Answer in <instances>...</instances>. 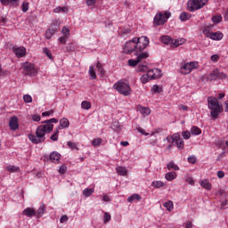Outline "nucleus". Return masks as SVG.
<instances>
[{
  "label": "nucleus",
  "instance_id": "f257e3e1",
  "mask_svg": "<svg viewBox=\"0 0 228 228\" xmlns=\"http://www.w3.org/2000/svg\"><path fill=\"white\" fill-rule=\"evenodd\" d=\"M42 124L44 125H41L37 128L36 135H28V140L32 143H44V142H45V133H52L53 129H54V125L53 124H58V118H53L51 119H46L43 121Z\"/></svg>",
  "mask_w": 228,
  "mask_h": 228
},
{
  "label": "nucleus",
  "instance_id": "f03ea898",
  "mask_svg": "<svg viewBox=\"0 0 228 228\" xmlns=\"http://www.w3.org/2000/svg\"><path fill=\"white\" fill-rule=\"evenodd\" d=\"M208 110H211L210 115L212 118H218V115H220V113H222L223 111L222 105H220L218 100L213 96H209L208 98Z\"/></svg>",
  "mask_w": 228,
  "mask_h": 228
},
{
  "label": "nucleus",
  "instance_id": "7ed1b4c3",
  "mask_svg": "<svg viewBox=\"0 0 228 228\" xmlns=\"http://www.w3.org/2000/svg\"><path fill=\"white\" fill-rule=\"evenodd\" d=\"M123 51L125 54H134V56H138L140 50L138 48L135 37L125 44Z\"/></svg>",
  "mask_w": 228,
  "mask_h": 228
},
{
  "label": "nucleus",
  "instance_id": "20e7f679",
  "mask_svg": "<svg viewBox=\"0 0 228 228\" xmlns=\"http://www.w3.org/2000/svg\"><path fill=\"white\" fill-rule=\"evenodd\" d=\"M114 88L121 94V95H124L125 97L129 96L130 94H132L131 91V86H129V83L124 81V80H119L114 85Z\"/></svg>",
  "mask_w": 228,
  "mask_h": 228
},
{
  "label": "nucleus",
  "instance_id": "39448f33",
  "mask_svg": "<svg viewBox=\"0 0 228 228\" xmlns=\"http://www.w3.org/2000/svg\"><path fill=\"white\" fill-rule=\"evenodd\" d=\"M170 15L171 14L169 12H158L153 19V26H163V24H165V22L170 19Z\"/></svg>",
  "mask_w": 228,
  "mask_h": 228
},
{
  "label": "nucleus",
  "instance_id": "423d86ee",
  "mask_svg": "<svg viewBox=\"0 0 228 228\" xmlns=\"http://www.w3.org/2000/svg\"><path fill=\"white\" fill-rule=\"evenodd\" d=\"M95 67L97 71L100 73L101 77H104L106 76V70H104V67L101 62H97L96 66H90L89 67V76L90 79H97V75L95 74Z\"/></svg>",
  "mask_w": 228,
  "mask_h": 228
},
{
  "label": "nucleus",
  "instance_id": "0eeeda50",
  "mask_svg": "<svg viewBox=\"0 0 228 228\" xmlns=\"http://www.w3.org/2000/svg\"><path fill=\"white\" fill-rule=\"evenodd\" d=\"M208 0H189L187 2V8L189 12H196L206 6Z\"/></svg>",
  "mask_w": 228,
  "mask_h": 228
},
{
  "label": "nucleus",
  "instance_id": "6e6552de",
  "mask_svg": "<svg viewBox=\"0 0 228 228\" xmlns=\"http://www.w3.org/2000/svg\"><path fill=\"white\" fill-rule=\"evenodd\" d=\"M22 73L24 76H37V68H35V64L26 61L21 64Z\"/></svg>",
  "mask_w": 228,
  "mask_h": 228
},
{
  "label": "nucleus",
  "instance_id": "1a4fd4ad",
  "mask_svg": "<svg viewBox=\"0 0 228 228\" xmlns=\"http://www.w3.org/2000/svg\"><path fill=\"white\" fill-rule=\"evenodd\" d=\"M135 42L139 49V53H143L150 44L149 37L147 36H142L141 37H135Z\"/></svg>",
  "mask_w": 228,
  "mask_h": 228
},
{
  "label": "nucleus",
  "instance_id": "9d476101",
  "mask_svg": "<svg viewBox=\"0 0 228 228\" xmlns=\"http://www.w3.org/2000/svg\"><path fill=\"white\" fill-rule=\"evenodd\" d=\"M193 69H197V63L196 62H187L183 64L181 69L180 72L181 74H190Z\"/></svg>",
  "mask_w": 228,
  "mask_h": 228
},
{
  "label": "nucleus",
  "instance_id": "9b49d317",
  "mask_svg": "<svg viewBox=\"0 0 228 228\" xmlns=\"http://www.w3.org/2000/svg\"><path fill=\"white\" fill-rule=\"evenodd\" d=\"M148 72H149V76H150V80L159 79V77H161V76H162L161 69H159L158 68L150 69V70H148Z\"/></svg>",
  "mask_w": 228,
  "mask_h": 228
},
{
  "label": "nucleus",
  "instance_id": "f8f14e48",
  "mask_svg": "<svg viewBox=\"0 0 228 228\" xmlns=\"http://www.w3.org/2000/svg\"><path fill=\"white\" fill-rule=\"evenodd\" d=\"M9 126L12 131H17V128L19 127V118L15 116L12 117L9 121Z\"/></svg>",
  "mask_w": 228,
  "mask_h": 228
},
{
  "label": "nucleus",
  "instance_id": "ddd939ff",
  "mask_svg": "<svg viewBox=\"0 0 228 228\" xmlns=\"http://www.w3.org/2000/svg\"><path fill=\"white\" fill-rule=\"evenodd\" d=\"M13 53L16 54L17 58H22L26 55V48L24 46L13 47Z\"/></svg>",
  "mask_w": 228,
  "mask_h": 228
},
{
  "label": "nucleus",
  "instance_id": "4468645a",
  "mask_svg": "<svg viewBox=\"0 0 228 228\" xmlns=\"http://www.w3.org/2000/svg\"><path fill=\"white\" fill-rule=\"evenodd\" d=\"M22 215L28 218H33V216H37V211L31 208H27L22 211Z\"/></svg>",
  "mask_w": 228,
  "mask_h": 228
},
{
  "label": "nucleus",
  "instance_id": "2eb2a0df",
  "mask_svg": "<svg viewBox=\"0 0 228 228\" xmlns=\"http://www.w3.org/2000/svg\"><path fill=\"white\" fill-rule=\"evenodd\" d=\"M49 158H50V161H52V163H60L61 155L60 153H58V151H53L50 154Z\"/></svg>",
  "mask_w": 228,
  "mask_h": 228
},
{
  "label": "nucleus",
  "instance_id": "dca6fc26",
  "mask_svg": "<svg viewBox=\"0 0 228 228\" xmlns=\"http://www.w3.org/2000/svg\"><path fill=\"white\" fill-rule=\"evenodd\" d=\"M209 38H211V40H222V38H224V35L220 32H211L209 34Z\"/></svg>",
  "mask_w": 228,
  "mask_h": 228
},
{
  "label": "nucleus",
  "instance_id": "f3484780",
  "mask_svg": "<svg viewBox=\"0 0 228 228\" xmlns=\"http://www.w3.org/2000/svg\"><path fill=\"white\" fill-rule=\"evenodd\" d=\"M58 29H60V22H58V20H55L53 22V25H52L49 28L48 31L54 35V33H56V31H58Z\"/></svg>",
  "mask_w": 228,
  "mask_h": 228
},
{
  "label": "nucleus",
  "instance_id": "a211bd4d",
  "mask_svg": "<svg viewBox=\"0 0 228 228\" xmlns=\"http://www.w3.org/2000/svg\"><path fill=\"white\" fill-rule=\"evenodd\" d=\"M142 200V196L139 194H133L127 199V202L133 203V202H138Z\"/></svg>",
  "mask_w": 228,
  "mask_h": 228
},
{
  "label": "nucleus",
  "instance_id": "6ab92c4d",
  "mask_svg": "<svg viewBox=\"0 0 228 228\" xmlns=\"http://www.w3.org/2000/svg\"><path fill=\"white\" fill-rule=\"evenodd\" d=\"M208 79H209V81H216V79H218V69H214L213 72L208 75Z\"/></svg>",
  "mask_w": 228,
  "mask_h": 228
},
{
  "label": "nucleus",
  "instance_id": "aec40b11",
  "mask_svg": "<svg viewBox=\"0 0 228 228\" xmlns=\"http://www.w3.org/2000/svg\"><path fill=\"white\" fill-rule=\"evenodd\" d=\"M44 213H45V205H41L37 211H36V216L37 218H42Z\"/></svg>",
  "mask_w": 228,
  "mask_h": 228
},
{
  "label": "nucleus",
  "instance_id": "412c9836",
  "mask_svg": "<svg viewBox=\"0 0 228 228\" xmlns=\"http://www.w3.org/2000/svg\"><path fill=\"white\" fill-rule=\"evenodd\" d=\"M137 56V61H142V60H147L149 58V53L147 52H138V54L135 55Z\"/></svg>",
  "mask_w": 228,
  "mask_h": 228
},
{
  "label": "nucleus",
  "instance_id": "4be33fe9",
  "mask_svg": "<svg viewBox=\"0 0 228 228\" xmlns=\"http://www.w3.org/2000/svg\"><path fill=\"white\" fill-rule=\"evenodd\" d=\"M69 12V8L67 6H57L53 9L54 13H67Z\"/></svg>",
  "mask_w": 228,
  "mask_h": 228
},
{
  "label": "nucleus",
  "instance_id": "5701e85b",
  "mask_svg": "<svg viewBox=\"0 0 228 228\" xmlns=\"http://www.w3.org/2000/svg\"><path fill=\"white\" fill-rule=\"evenodd\" d=\"M95 190L94 188H86L84 191H83V195L84 197H92V195H94Z\"/></svg>",
  "mask_w": 228,
  "mask_h": 228
},
{
  "label": "nucleus",
  "instance_id": "b1692460",
  "mask_svg": "<svg viewBox=\"0 0 228 228\" xmlns=\"http://www.w3.org/2000/svg\"><path fill=\"white\" fill-rule=\"evenodd\" d=\"M190 19H191V14L186 12L180 14V20H182V22H186V20H190Z\"/></svg>",
  "mask_w": 228,
  "mask_h": 228
},
{
  "label": "nucleus",
  "instance_id": "393cba45",
  "mask_svg": "<svg viewBox=\"0 0 228 228\" xmlns=\"http://www.w3.org/2000/svg\"><path fill=\"white\" fill-rule=\"evenodd\" d=\"M20 167L17 166L9 165L6 167V171L10 172L11 174H13L15 172H20Z\"/></svg>",
  "mask_w": 228,
  "mask_h": 228
},
{
  "label": "nucleus",
  "instance_id": "a878e982",
  "mask_svg": "<svg viewBox=\"0 0 228 228\" xmlns=\"http://www.w3.org/2000/svg\"><path fill=\"white\" fill-rule=\"evenodd\" d=\"M181 134H174L172 135V137H167L166 140H167V142H172V143L177 142L178 140H181Z\"/></svg>",
  "mask_w": 228,
  "mask_h": 228
},
{
  "label": "nucleus",
  "instance_id": "bb28decb",
  "mask_svg": "<svg viewBox=\"0 0 228 228\" xmlns=\"http://www.w3.org/2000/svg\"><path fill=\"white\" fill-rule=\"evenodd\" d=\"M139 111L143 115V117L151 115V109L149 107H141Z\"/></svg>",
  "mask_w": 228,
  "mask_h": 228
},
{
  "label": "nucleus",
  "instance_id": "cd10ccee",
  "mask_svg": "<svg viewBox=\"0 0 228 228\" xmlns=\"http://www.w3.org/2000/svg\"><path fill=\"white\" fill-rule=\"evenodd\" d=\"M200 186H201V188H205V190H211V188H212L211 183H209V181H208V180L201 181Z\"/></svg>",
  "mask_w": 228,
  "mask_h": 228
},
{
  "label": "nucleus",
  "instance_id": "c85d7f7f",
  "mask_svg": "<svg viewBox=\"0 0 228 228\" xmlns=\"http://www.w3.org/2000/svg\"><path fill=\"white\" fill-rule=\"evenodd\" d=\"M191 134H193L194 136H197L199 134H200V133H202V130H200V128H199L196 126H191Z\"/></svg>",
  "mask_w": 228,
  "mask_h": 228
},
{
  "label": "nucleus",
  "instance_id": "c756f323",
  "mask_svg": "<svg viewBox=\"0 0 228 228\" xmlns=\"http://www.w3.org/2000/svg\"><path fill=\"white\" fill-rule=\"evenodd\" d=\"M69 124L70 123L69 122L68 118H64L60 120V126L61 127H62V129H65V127H69Z\"/></svg>",
  "mask_w": 228,
  "mask_h": 228
},
{
  "label": "nucleus",
  "instance_id": "7c9ffc66",
  "mask_svg": "<svg viewBox=\"0 0 228 228\" xmlns=\"http://www.w3.org/2000/svg\"><path fill=\"white\" fill-rule=\"evenodd\" d=\"M162 44H165L166 45H168L172 42V37L169 36H162L160 38Z\"/></svg>",
  "mask_w": 228,
  "mask_h": 228
},
{
  "label": "nucleus",
  "instance_id": "2f4dec72",
  "mask_svg": "<svg viewBox=\"0 0 228 228\" xmlns=\"http://www.w3.org/2000/svg\"><path fill=\"white\" fill-rule=\"evenodd\" d=\"M117 173L118 175H127V169L124 167H117Z\"/></svg>",
  "mask_w": 228,
  "mask_h": 228
},
{
  "label": "nucleus",
  "instance_id": "473e14b6",
  "mask_svg": "<svg viewBox=\"0 0 228 228\" xmlns=\"http://www.w3.org/2000/svg\"><path fill=\"white\" fill-rule=\"evenodd\" d=\"M149 80H151V75H149V71H147V74L141 77V81L143 85H145L146 83H149Z\"/></svg>",
  "mask_w": 228,
  "mask_h": 228
},
{
  "label": "nucleus",
  "instance_id": "72a5a7b5",
  "mask_svg": "<svg viewBox=\"0 0 228 228\" xmlns=\"http://www.w3.org/2000/svg\"><path fill=\"white\" fill-rule=\"evenodd\" d=\"M167 169L168 170H179V166L175 165V163H174V161H170L167 165Z\"/></svg>",
  "mask_w": 228,
  "mask_h": 228
},
{
  "label": "nucleus",
  "instance_id": "f704fd0d",
  "mask_svg": "<svg viewBox=\"0 0 228 228\" xmlns=\"http://www.w3.org/2000/svg\"><path fill=\"white\" fill-rule=\"evenodd\" d=\"M175 143L180 151H183L184 149V141L183 139H179L178 141H175Z\"/></svg>",
  "mask_w": 228,
  "mask_h": 228
},
{
  "label": "nucleus",
  "instance_id": "c9c22d12",
  "mask_svg": "<svg viewBox=\"0 0 228 228\" xmlns=\"http://www.w3.org/2000/svg\"><path fill=\"white\" fill-rule=\"evenodd\" d=\"M165 178L167 181H174V179H175V172L167 173Z\"/></svg>",
  "mask_w": 228,
  "mask_h": 228
},
{
  "label": "nucleus",
  "instance_id": "e433bc0d",
  "mask_svg": "<svg viewBox=\"0 0 228 228\" xmlns=\"http://www.w3.org/2000/svg\"><path fill=\"white\" fill-rule=\"evenodd\" d=\"M67 53H73V51H76V45L74 43H69L66 46Z\"/></svg>",
  "mask_w": 228,
  "mask_h": 228
},
{
  "label": "nucleus",
  "instance_id": "4c0bfd02",
  "mask_svg": "<svg viewBox=\"0 0 228 228\" xmlns=\"http://www.w3.org/2000/svg\"><path fill=\"white\" fill-rule=\"evenodd\" d=\"M212 22H214V24H220V22H222V15H216L212 17Z\"/></svg>",
  "mask_w": 228,
  "mask_h": 228
},
{
  "label": "nucleus",
  "instance_id": "58836bf2",
  "mask_svg": "<svg viewBox=\"0 0 228 228\" xmlns=\"http://www.w3.org/2000/svg\"><path fill=\"white\" fill-rule=\"evenodd\" d=\"M81 106L83 110H90V108H92V103L90 102L84 101L82 102Z\"/></svg>",
  "mask_w": 228,
  "mask_h": 228
},
{
  "label": "nucleus",
  "instance_id": "ea45409f",
  "mask_svg": "<svg viewBox=\"0 0 228 228\" xmlns=\"http://www.w3.org/2000/svg\"><path fill=\"white\" fill-rule=\"evenodd\" d=\"M164 208H166L167 211H172V209H174V203L172 201L165 202Z\"/></svg>",
  "mask_w": 228,
  "mask_h": 228
},
{
  "label": "nucleus",
  "instance_id": "a19ab883",
  "mask_svg": "<svg viewBox=\"0 0 228 228\" xmlns=\"http://www.w3.org/2000/svg\"><path fill=\"white\" fill-rule=\"evenodd\" d=\"M102 143V139L101 138L94 139L92 142L93 147H99V145H101Z\"/></svg>",
  "mask_w": 228,
  "mask_h": 228
},
{
  "label": "nucleus",
  "instance_id": "79ce46f5",
  "mask_svg": "<svg viewBox=\"0 0 228 228\" xmlns=\"http://www.w3.org/2000/svg\"><path fill=\"white\" fill-rule=\"evenodd\" d=\"M186 42V39L181 38V39H175V42L173 43L175 47H179V45H183Z\"/></svg>",
  "mask_w": 228,
  "mask_h": 228
},
{
  "label": "nucleus",
  "instance_id": "37998d69",
  "mask_svg": "<svg viewBox=\"0 0 228 228\" xmlns=\"http://www.w3.org/2000/svg\"><path fill=\"white\" fill-rule=\"evenodd\" d=\"M61 33H62L63 37H66L67 38H69V37H70V30L67 27L62 28Z\"/></svg>",
  "mask_w": 228,
  "mask_h": 228
},
{
  "label": "nucleus",
  "instance_id": "c03bdc74",
  "mask_svg": "<svg viewBox=\"0 0 228 228\" xmlns=\"http://www.w3.org/2000/svg\"><path fill=\"white\" fill-rule=\"evenodd\" d=\"M182 136L183 140H190V138L191 137V133H190V131H183L182 132Z\"/></svg>",
  "mask_w": 228,
  "mask_h": 228
},
{
  "label": "nucleus",
  "instance_id": "a18cd8bd",
  "mask_svg": "<svg viewBox=\"0 0 228 228\" xmlns=\"http://www.w3.org/2000/svg\"><path fill=\"white\" fill-rule=\"evenodd\" d=\"M164 184L165 183H163V182L161 181H156V182H152L151 186H153L154 188H162Z\"/></svg>",
  "mask_w": 228,
  "mask_h": 228
},
{
  "label": "nucleus",
  "instance_id": "49530a36",
  "mask_svg": "<svg viewBox=\"0 0 228 228\" xmlns=\"http://www.w3.org/2000/svg\"><path fill=\"white\" fill-rule=\"evenodd\" d=\"M21 10L24 13H26V12H28V10H29V3L23 2L21 4Z\"/></svg>",
  "mask_w": 228,
  "mask_h": 228
},
{
  "label": "nucleus",
  "instance_id": "de8ad7c7",
  "mask_svg": "<svg viewBox=\"0 0 228 228\" xmlns=\"http://www.w3.org/2000/svg\"><path fill=\"white\" fill-rule=\"evenodd\" d=\"M138 63H140L138 59H136V60H133V59L128 60V65L130 67H136V65H138Z\"/></svg>",
  "mask_w": 228,
  "mask_h": 228
},
{
  "label": "nucleus",
  "instance_id": "09e8293b",
  "mask_svg": "<svg viewBox=\"0 0 228 228\" xmlns=\"http://www.w3.org/2000/svg\"><path fill=\"white\" fill-rule=\"evenodd\" d=\"M151 92H154V94H161V87L158 85H154L151 88Z\"/></svg>",
  "mask_w": 228,
  "mask_h": 228
},
{
  "label": "nucleus",
  "instance_id": "8fccbe9b",
  "mask_svg": "<svg viewBox=\"0 0 228 228\" xmlns=\"http://www.w3.org/2000/svg\"><path fill=\"white\" fill-rule=\"evenodd\" d=\"M60 134V130H57V132H54L53 134L50 136V140L53 142H58V134Z\"/></svg>",
  "mask_w": 228,
  "mask_h": 228
},
{
  "label": "nucleus",
  "instance_id": "3c124183",
  "mask_svg": "<svg viewBox=\"0 0 228 228\" xmlns=\"http://www.w3.org/2000/svg\"><path fill=\"white\" fill-rule=\"evenodd\" d=\"M43 53L47 56V58L53 60V54L51 53V50H49L48 48H44Z\"/></svg>",
  "mask_w": 228,
  "mask_h": 228
},
{
  "label": "nucleus",
  "instance_id": "603ef678",
  "mask_svg": "<svg viewBox=\"0 0 228 228\" xmlns=\"http://www.w3.org/2000/svg\"><path fill=\"white\" fill-rule=\"evenodd\" d=\"M23 101L27 103L33 102V98L29 94L23 95Z\"/></svg>",
  "mask_w": 228,
  "mask_h": 228
},
{
  "label": "nucleus",
  "instance_id": "864d4df0",
  "mask_svg": "<svg viewBox=\"0 0 228 228\" xmlns=\"http://www.w3.org/2000/svg\"><path fill=\"white\" fill-rule=\"evenodd\" d=\"M110 220H111V216L108 212H105L104 216H103L104 224H108V222H110Z\"/></svg>",
  "mask_w": 228,
  "mask_h": 228
},
{
  "label": "nucleus",
  "instance_id": "5fc2aeb1",
  "mask_svg": "<svg viewBox=\"0 0 228 228\" xmlns=\"http://www.w3.org/2000/svg\"><path fill=\"white\" fill-rule=\"evenodd\" d=\"M111 129H113V131H118V129H120V123L113 122L111 125Z\"/></svg>",
  "mask_w": 228,
  "mask_h": 228
},
{
  "label": "nucleus",
  "instance_id": "6e6d98bb",
  "mask_svg": "<svg viewBox=\"0 0 228 228\" xmlns=\"http://www.w3.org/2000/svg\"><path fill=\"white\" fill-rule=\"evenodd\" d=\"M67 145L70 147L72 151H74V149H76L77 151H79V148H77V146L72 141L68 142Z\"/></svg>",
  "mask_w": 228,
  "mask_h": 228
},
{
  "label": "nucleus",
  "instance_id": "4d7b16f0",
  "mask_svg": "<svg viewBox=\"0 0 228 228\" xmlns=\"http://www.w3.org/2000/svg\"><path fill=\"white\" fill-rule=\"evenodd\" d=\"M188 163H191L192 165H194V163H197V157H195L194 155L188 157L187 159Z\"/></svg>",
  "mask_w": 228,
  "mask_h": 228
},
{
  "label": "nucleus",
  "instance_id": "13d9d810",
  "mask_svg": "<svg viewBox=\"0 0 228 228\" xmlns=\"http://www.w3.org/2000/svg\"><path fill=\"white\" fill-rule=\"evenodd\" d=\"M148 68L146 65H139L137 72H147Z\"/></svg>",
  "mask_w": 228,
  "mask_h": 228
},
{
  "label": "nucleus",
  "instance_id": "bf43d9fd",
  "mask_svg": "<svg viewBox=\"0 0 228 228\" xmlns=\"http://www.w3.org/2000/svg\"><path fill=\"white\" fill-rule=\"evenodd\" d=\"M54 114V110H48L42 113V117H51Z\"/></svg>",
  "mask_w": 228,
  "mask_h": 228
},
{
  "label": "nucleus",
  "instance_id": "052dcab7",
  "mask_svg": "<svg viewBox=\"0 0 228 228\" xmlns=\"http://www.w3.org/2000/svg\"><path fill=\"white\" fill-rule=\"evenodd\" d=\"M58 40H59L60 44H67V40H69V37L63 36V37H59Z\"/></svg>",
  "mask_w": 228,
  "mask_h": 228
},
{
  "label": "nucleus",
  "instance_id": "680f3d73",
  "mask_svg": "<svg viewBox=\"0 0 228 228\" xmlns=\"http://www.w3.org/2000/svg\"><path fill=\"white\" fill-rule=\"evenodd\" d=\"M32 120L34 122H40V120H41L40 115H38V114L32 115Z\"/></svg>",
  "mask_w": 228,
  "mask_h": 228
},
{
  "label": "nucleus",
  "instance_id": "e2e57ef3",
  "mask_svg": "<svg viewBox=\"0 0 228 228\" xmlns=\"http://www.w3.org/2000/svg\"><path fill=\"white\" fill-rule=\"evenodd\" d=\"M9 6H19V0H10Z\"/></svg>",
  "mask_w": 228,
  "mask_h": 228
},
{
  "label": "nucleus",
  "instance_id": "0e129e2a",
  "mask_svg": "<svg viewBox=\"0 0 228 228\" xmlns=\"http://www.w3.org/2000/svg\"><path fill=\"white\" fill-rule=\"evenodd\" d=\"M186 183H188L189 184H195V181H193V178H191V176H187L185 179Z\"/></svg>",
  "mask_w": 228,
  "mask_h": 228
},
{
  "label": "nucleus",
  "instance_id": "69168bd1",
  "mask_svg": "<svg viewBox=\"0 0 228 228\" xmlns=\"http://www.w3.org/2000/svg\"><path fill=\"white\" fill-rule=\"evenodd\" d=\"M87 6H94V4H95V3H97V0H86V1Z\"/></svg>",
  "mask_w": 228,
  "mask_h": 228
},
{
  "label": "nucleus",
  "instance_id": "338daca9",
  "mask_svg": "<svg viewBox=\"0 0 228 228\" xmlns=\"http://www.w3.org/2000/svg\"><path fill=\"white\" fill-rule=\"evenodd\" d=\"M225 77H227V75H225L224 73H222V72H220V70H218L217 79H225Z\"/></svg>",
  "mask_w": 228,
  "mask_h": 228
},
{
  "label": "nucleus",
  "instance_id": "774afa93",
  "mask_svg": "<svg viewBox=\"0 0 228 228\" xmlns=\"http://www.w3.org/2000/svg\"><path fill=\"white\" fill-rule=\"evenodd\" d=\"M53 35H54V34H52V32H50V30H47L45 32V38H47V40H50V38L53 37Z\"/></svg>",
  "mask_w": 228,
  "mask_h": 228
}]
</instances>
